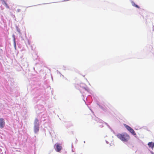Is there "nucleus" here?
<instances>
[{
    "label": "nucleus",
    "instance_id": "nucleus-1",
    "mask_svg": "<svg viewBox=\"0 0 154 154\" xmlns=\"http://www.w3.org/2000/svg\"><path fill=\"white\" fill-rule=\"evenodd\" d=\"M116 136L123 142H128L130 139L129 135L126 133L118 134Z\"/></svg>",
    "mask_w": 154,
    "mask_h": 154
},
{
    "label": "nucleus",
    "instance_id": "nucleus-2",
    "mask_svg": "<svg viewBox=\"0 0 154 154\" xmlns=\"http://www.w3.org/2000/svg\"><path fill=\"white\" fill-rule=\"evenodd\" d=\"M55 145L56 146V149H55L58 152H60L62 149V146L60 144L58 143H56Z\"/></svg>",
    "mask_w": 154,
    "mask_h": 154
},
{
    "label": "nucleus",
    "instance_id": "nucleus-3",
    "mask_svg": "<svg viewBox=\"0 0 154 154\" xmlns=\"http://www.w3.org/2000/svg\"><path fill=\"white\" fill-rule=\"evenodd\" d=\"M5 123L4 119L3 118L0 119V127L3 128L4 127Z\"/></svg>",
    "mask_w": 154,
    "mask_h": 154
},
{
    "label": "nucleus",
    "instance_id": "nucleus-4",
    "mask_svg": "<svg viewBox=\"0 0 154 154\" xmlns=\"http://www.w3.org/2000/svg\"><path fill=\"white\" fill-rule=\"evenodd\" d=\"M39 125H34V131L35 133L38 132L39 130Z\"/></svg>",
    "mask_w": 154,
    "mask_h": 154
},
{
    "label": "nucleus",
    "instance_id": "nucleus-5",
    "mask_svg": "<svg viewBox=\"0 0 154 154\" xmlns=\"http://www.w3.org/2000/svg\"><path fill=\"white\" fill-rule=\"evenodd\" d=\"M124 126L125 127V128L129 131L130 132V131L132 130V128H131V127H130L128 125H126V124H124Z\"/></svg>",
    "mask_w": 154,
    "mask_h": 154
},
{
    "label": "nucleus",
    "instance_id": "nucleus-6",
    "mask_svg": "<svg viewBox=\"0 0 154 154\" xmlns=\"http://www.w3.org/2000/svg\"><path fill=\"white\" fill-rule=\"evenodd\" d=\"M148 145L149 147H150L152 148H153L154 147V143L152 142L149 143Z\"/></svg>",
    "mask_w": 154,
    "mask_h": 154
},
{
    "label": "nucleus",
    "instance_id": "nucleus-7",
    "mask_svg": "<svg viewBox=\"0 0 154 154\" xmlns=\"http://www.w3.org/2000/svg\"><path fill=\"white\" fill-rule=\"evenodd\" d=\"M38 122V120L37 118H36L35 120L34 125H39Z\"/></svg>",
    "mask_w": 154,
    "mask_h": 154
},
{
    "label": "nucleus",
    "instance_id": "nucleus-8",
    "mask_svg": "<svg viewBox=\"0 0 154 154\" xmlns=\"http://www.w3.org/2000/svg\"><path fill=\"white\" fill-rule=\"evenodd\" d=\"M130 132L134 135L135 136L136 135V133L133 129L130 131Z\"/></svg>",
    "mask_w": 154,
    "mask_h": 154
},
{
    "label": "nucleus",
    "instance_id": "nucleus-9",
    "mask_svg": "<svg viewBox=\"0 0 154 154\" xmlns=\"http://www.w3.org/2000/svg\"><path fill=\"white\" fill-rule=\"evenodd\" d=\"M2 3L7 8H9V7L7 5V4L6 3L5 1H4V2H2Z\"/></svg>",
    "mask_w": 154,
    "mask_h": 154
},
{
    "label": "nucleus",
    "instance_id": "nucleus-10",
    "mask_svg": "<svg viewBox=\"0 0 154 154\" xmlns=\"http://www.w3.org/2000/svg\"><path fill=\"white\" fill-rule=\"evenodd\" d=\"M133 6L138 8H140V7L138 6L137 5L135 4L134 3V5H133Z\"/></svg>",
    "mask_w": 154,
    "mask_h": 154
},
{
    "label": "nucleus",
    "instance_id": "nucleus-11",
    "mask_svg": "<svg viewBox=\"0 0 154 154\" xmlns=\"http://www.w3.org/2000/svg\"><path fill=\"white\" fill-rule=\"evenodd\" d=\"M17 12H19L20 11V9H17Z\"/></svg>",
    "mask_w": 154,
    "mask_h": 154
},
{
    "label": "nucleus",
    "instance_id": "nucleus-12",
    "mask_svg": "<svg viewBox=\"0 0 154 154\" xmlns=\"http://www.w3.org/2000/svg\"><path fill=\"white\" fill-rule=\"evenodd\" d=\"M1 1L2 2H4V1H5V0H1Z\"/></svg>",
    "mask_w": 154,
    "mask_h": 154
},
{
    "label": "nucleus",
    "instance_id": "nucleus-13",
    "mask_svg": "<svg viewBox=\"0 0 154 154\" xmlns=\"http://www.w3.org/2000/svg\"><path fill=\"white\" fill-rule=\"evenodd\" d=\"M1 1L2 2H4V1H5V0H1Z\"/></svg>",
    "mask_w": 154,
    "mask_h": 154
},
{
    "label": "nucleus",
    "instance_id": "nucleus-14",
    "mask_svg": "<svg viewBox=\"0 0 154 154\" xmlns=\"http://www.w3.org/2000/svg\"><path fill=\"white\" fill-rule=\"evenodd\" d=\"M1 1L2 2H4V1H5V0H1Z\"/></svg>",
    "mask_w": 154,
    "mask_h": 154
},
{
    "label": "nucleus",
    "instance_id": "nucleus-15",
    "mask_svg": "<svg viewBox=\"0 0 154 154\" xmlns=\"http://www.w3.org/2000/svg\"><path fill=\"white\" fill-rule=\"evenodd\" d=\"M1 1L2 2H4V1H5V0H1Z\"/></svg>",
    "mask_w": 154,
    "mask_h": 154
}]
</instances>
